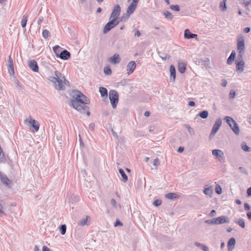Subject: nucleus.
<instances>
[{"label": "nucleus", "mask_w": 251, "mask_h": 251, "mask_svg": "<svg viewBox=\"0 0 251 251\" xmlns=\"http://www.w3.org/2000/svg\"><path fill=\"white\" fill-rule=\"evenodd\" d=\"M73 98L71 100V106L81 113H86L87 116L90 115L89 108L86 104L89 103V100L82 93L78 90H73L71 93Z\"/></svg>", "instance_id": "nucleus-1"}, {"label": "nucleus", "mask_w": 251, "mask_h": 251, "mask_svg": "<svg viewBox=\"0 0 251 251\" xmlns=\"http://www.w3.org/2000/svg\"><path fill=\"white\" fill-rule=\"evenodd\" d=\"M48 79L54 84L55 89L58 90H65V87L64 84H66V82H68L65 76L57 71H55L54 76H50Z\"/></svg>", "instance_id": "nucleus-2"}, {"label": "nucleus", "mask_w": 251, "mask_h": 251, "mask_svg": "<svg viewBox=\"0 0 251 251\" xmlns=\"http://www.w3.org/2000/svg\"><path fill=\"white\" fill-rule=\"evenodd\" d=\"M230 222L229 218L225 216H222L217 218L207 220L205 223L209 225H219Z\"/></svg>", "instance_id": "nucleus-3"}, {"label": "nucleus", "mask_w": 251, "mask_h": 251, "mask_svg": "<svg viewBox=\"0 0 251 251\" xmlns=\"http://www.w3.org/2000/svg\"><path fill=\"white\" fill-rule=\"evenodd\" d=\"M124 17L122 16L119 18V19H112V20L108 22L103 28V32L105 34L110 31L112 28L116 26L120 22L124 21Z\"/></svg>", "instance_id": "nucleus-4"}, {"label": "nucleus", "mask_w": 251, "mask_h": 251, "mask_svg": "<svg viewBox=\"0 0 251 251\" xmlns=\"http://www.w3.org/2000/svg\"><path fill=\"white\" fill-rule=\"evenodd\" d=\"M224 120L226 121V123L231 128L233 132L236 135H238L240 132L239 127L238 126V124L233 120V119L229 116H226L224 118Z\"/></svg>", "instance_id": "nucleus-5"}, {"label": "nucleus", "mask_w": 251, "mask_h": 251, "mask_svg": "<svg viewBox=\"0 0 251 251\" xmlns=\"http://www.w3.org/2000/svg\"><path fill=\"white\" fill-rule=\"evenodd\" d=\"M109 99L113 108H116L119 101V94L117 91L114 90L109 91Z\"/></svg>", "instance_id": "nucleus-6"}, {"label": "nucleus", "mask_w": 251, "mask_h": 251, "mask_svg": "<svg viewBox=\"0 0 251 251\" xmlns=\"http://www.w3.org/2000/svg\"><path fill=\"white\" fill-rule=\"evenodd\" d=\"M212 153L220 162L224 163L225 162L224 153L222 150L218 149L213 150L212 151Z\"/></svg>", "instance_id": "nucleus-7"}, {"label": "nucleus", "mask_w": 251, "mask_h": 251, "mask_svg": "<svg viewBox=\"0 0 251 251\" xmlns=\"http://www.w3.org/2000/svg\"><path fill=\"white\" fill-rule=\"evenodd\" d=\"M222 120L221 118H218L216 120V122H215V124L213 125V126L212 127V130L211 131L209 137L212 138L213 137L216 132L219 130L220 127L222 125Z\"/></svg>", "instance_id": "nucleus-8"}, {"label": "nucleus", "mask_w": 251, "mask_h": 251, "mask_svg": "<svg viewBox=\"0 0 251 251\" xmlns=\"http://www.w3.org/2000/svg\"><path fill=\"white\" fill-rule=\"evenodd\" d=\"M237 50L245 51V39L242 35H239L237 39Z\"/></svg>", "instance_id": "nucleus-9"}, {"label": "nucleus", "mask_w": 251, "mask_h": 251, "mask_svg": "<svg viewBox=\"0 0 251 251\" xmlns=\"http://www.w3.org/2000/svg\"><path fill=\"white\" fill-rule=\"evenodd\" d=\"M136 6V4H134L132 2L130 4V5L128 6L127 8L126 15L125 16H124V21L127 20L130 17V15L132 14L134 12Z\"/></svg>", "instance_id": "nucleus-10"}, {"label": "nucleus", "mask_w": 251, "mask_h": 251, "mask_svg": "<svg viewBox=\"0 0 251 251\" xmlns=\"http://www.w3.org/2000/svg\"><path fill=\"white\" fill-rule=\"evenodd\" d=\"M121 11V9L120 6L119 4L115 5L111 14L110 19H119V18H118L120 15Z\"/></svg>", "instance_id": "nucleus-11"}, {"label": "nucleus", "mask_w": 251, "mask_h": 251, "mask_svg": "<svg viewBox=\"0 0 251 251\" xmlns=\"http://www.w3.org/2000/svg\"><path fill=\"white\" fill-rule=\"evenodd\" d=\"M25 121L29 123L35 131L37 132L39 130L40 124L38 121L32 119L31 117H29V119H26Z\"/></svg>", "instance_id": "nucleus-12"}, {"label": "nucleus", "mask_w": 251, "mask_h": 251, "mask_svg": "<svg viewBox=\"0 0 251 251\" xmlns=\"http://www.w3.org/2000/svg\"><path fill=\"white\" fill-rule=\"evenodd\" d=\"M108 61L111 64H117L120 62L121 57L119 54L115 53L112 56L108 58Z\"/></svg>", "instance_id": "nucleus-13"}, {"label": "nucleus", "mask_w": 251, "mask_h": 251, "mask_svg": "<svg viewBox=\"0 0 251 251\" xmlns=\"http://www.w3.org/2000/svg\"><path fill=\"white\" fill-rule=\"evenodd\" d=\"M0 179L1 182L6 186H9L11 183V181L4 173L0 172Z\"/></svg>", "instance_id": "nucleus-14"}, {"label": "nucleus", "mask_w": 251, "mask_h": 251, "mask_svg": "<svg viewBox=\"0 0 251 251\" xmlns=\"http://www.w3.org/2000/svg\"><path fill=\"white\" fill-rule=\"evenodd\" d=\"M136 67V63L135 61H130L127 64V65L126 67V70L127 71V74L128 75L132 74L134 72V70L135 69Z\"/></svg>", "instance_id": "nucleus-15"}, {"label": "nucleus", "mask_w": 251, "mask_h": 251, "mask_svg": "<svg viewBox=\"0 0 251 251\" xmlns=\"http://www.w3.org/2000/svg\"><path fill=\"white\" fill-rule=\"evenodd\" d=\"M28 67L34 72H38L39 71L38 65L35 60H30L28 62Z\"/></svg>", "instance_id": "nucleus-16"}, {"label": "nucleus", "mask_w": 251, "mask_h": 251, "mask_svg": "<svg viewBox=\"0 0 251 251\" xmlns=\"http://www.w3.org/2000/svg\"><path fill=\"white\" fill-rule=\"evenodd\" d=\"M8 72L9 74L11 75H14V68L13 59L11 56H9L8 59Z\"/></svg>", "instance_id": "nucleus-17"}, {"label": "nucleus", "mask_w": 251, "mask_h": 251, "mask_svg": "<svg viewBox=\"0 0 251 251\" xmlns=\"http://www.w3.org/2000/svg\"><path fill=\"white\" fill-rule=\"evenodd\" d=\"M236 70L237 72L242 73L244 71L245 67V62L244 60L236 61Z\"/></svg>", "instance_id": "nucleus-18"}, {"label": "nucleus", "mask_w": 251, "mask_h": 251, "mask_svg": "<svg viewBox=\"0 0 251 251\" xmlns=\"http://www.w3.org/2000/svg\"><path fill=\"white\" fill-rule=\"evenodd\" d=\"M71 53L66 50L61 51L59 53V57L62 60H67L70 58Z\"/></svg>", "instance_id": "nucleus-19"}, {"label": "nucleus", "mask_w": 251, "mask_h": 251, "mask_svg": "<svg viewBox=\"0 0 251 251\" xmlns=\"http://www.w3.org/2000/svg\"><path fill=\"white\" fill-rule=\"evenodd\" d=\"M170 81L174 82L176 79V69L174 65H171L170 67Z\"/></svg>", "instance_id": "nucleus-20"}, {"label": "nucleus", "mask_w": 251, "mask_h": 251, "mask_svg": "<svg viewBox=\"0 0 251 251\" xmlns=\"http://www.w3.org/2000/svg\"><path fill=\"white\" fill-rule=\"evenodd\" d=\"M197 36L196 34L192 33L188 29H186L184 31V36L186 39L196 38L197 37Z\"/></svg>", "instance_id": "nucleus-21"}, {"label": "nucleus", "mask_w": 251, "mask_h": 251, "mask_svg": "<svg viewBox=\"0 0 251 251\" xmlns=\"http://www.w3.org/2000/svg\"><path fill=\"white\" fill-rule=\"evenodd\" d=\"M236 241L234 238L232 237L229 239L227 243V247L228 251H231L235 245Z\"/></svg>", "instance_id": "nucleus-22"}, {"label": "nucleus", "mask_w": 251, "mask_h": 251, "mask_svg": "<svg viewBox=\"0 0 251 251\" xmlns=\"http://www.w3.org/2000/svg\"><path fill=\"white\" fill-rule=\"evenodd\" d=\"M178 70L181 74L184 73L186 71V64L181 60L178 62Z\"/></svg>", "instance_id": "nucleus-23"}, {"label": "nucleus", "mask_w": 251, "mask_h": 251, "mask_svg": "<svg viewBox=\"0 0 251 251\" xmlns=\"http://www.w3.org/2000/svg\"><path fill=\"white\" fill-rule=\"evenodd\" d=\"M235 56H236V52H235V51L234 50H233L231 51L230 55H229V56L227 58V64H228V65L231 64L232 62L235 59Z\"/></svg>", "instance_id": "nucleus-24"}, {"label": "nucleus", "mask_w": 251, "mask_h": 251, "mask_svg": "<svg viewBox=\"0 0 251 251\" xmlns=\"http://www.w3.org/2000/svg\"><path fill=\"white\" fill-rule=\"evenodd\" d=\"M99 92L100 94L101 97L102 98H107L108 96V91L106 88L103 87H100L99 88Z\"/></svg>", "instance_id": "nucleus-25"}, {"label": "nucleus", "mask_w": 251, "mask_h": 251, "mask_svg": "<svg viewBox=\"0 0 251 251\" xmlns=\"http://www.w3.org/2000/svg\"><path fill=\"white\" fill-rule=\"evenodd\" d=\"M194 245L196 247L200 248L203 251H209L208 247L204 244H201L198 242H195L194 243Z\"/></svg>", "instance_id": "nucleus-26"}, {"label": "nucleus", "mask_w": 251, "mask_h": 251, "mask_svg": "<svg viewBox=\"0 0 251 251\" xmlns=\"http://www.w3.org/2000/svg\"><path fill=\"white\" fill-rule=\"evenodd\" d=\"M203 193L205 195L211 197L213 193V189L212 186L205 187L204 189Z\"/></svg>", "instance_id": "nucleus-27"}, {"label": "nucleus", "mask_w": 251, "mask_h": 251, "mask_svg": "<svg viewBox=\"0 0 251 251\" xmlns=\"http://www.w3.org/2000/svg\"><path fill=\"white\" fill-rule=\"evenodd\" d=\"M119 172L123 178V181L124 182H126L128 180V177L124 171L122 169L120 168L119 169Z\"/></svg>", "instance_id": "nucleus-28"}, {"label": "nucleus", "mask_w": 251, "mask_h": 251, "mask_svg": "<svg viewBox=\"0 0 251 251\" xmlns=\"http://www.w3.org/2000/svg\"><path fill=\"white\" fill-rule=\"evenodd\" d=\"M27 20H28L27 16H26L25 15H24L23 16V17H22L21 22V25H22V27L24 28L26 26Z\"/></svg>", "instance_id": "nucleus-29"}, {"label": "nucleus", "mask_w": 251, "mask_h": 251, "mask_svg": "<svg viewBox=\"0 0 251 251\" xmlns=\"http://www.w3.org/2000/svg\"><path fill=\"white\" fill-rule=\"evenodd\" d=\"M198 115L202 119H206L208 116V112L207 110H203L199 113Z\"/></svg>", "instance_id": "nucleus-30"}, {"label": "nucleus", "mask_w": 251, "mask_h": 251, "mask_svg": "<svg viewBox=\"0 0 251 251\" xmlns=\"http://www.w3.org/2000/svg\"><path fill=\"white\" fill-rule=\"evenodd\" d=\"M61 48L58 45L55 46L53 47V50L57 57H59V53L61 52Z\"/></svg>", "instance_id": "nucleus-31"}, {"label": "nucleus", "mask_w": 251, "mask_h": 251, "mask_svg": "<svg viewBox=\"0 0 251 251\" xmlns=\"http://www.w3.org/2000/svg\"><path fill=\"white\" fill-rule=\"evenodd\" d=\"M165 197L170 200H174L178 198L176 194L174 193H169L166 195Z\"/></svg>", "instance_id": "nucleus-32"}, {"label": "nucleus", "mask_w": 251, "mask_h": 251, "mask_svg": "<svg viewBox=\"0 0 251 251\" xmlns=\"http://www.w3.org/2000/svg\"><path fill=\"white\" fill-rule=\"evenodd\" d=\"M241 148L242 149L246 152H251V148L249 147L246 143L243 142L241 144Z\"/></svg>", "instance_id": "nucleus-33"}, {"label": "nucleus", "mask_w": 251, "mask_h": 251, "mask_svg": "<svg viewBox=\"0 0 251 251\" xmlns=\"http://www.w3.org/2000/svg\"><path fill=\"white\" fill-rule=\"evenodd\" d=\"M226 0H223L222 1L220 2V8L223 11H225L227 8L226 6Z\"/></svg>", "instance_id": "nucleus-34"}, {"label": "nucleus", "mask_w": 251, "mask_h": 251, "mask_svg": "<svg viewBox=\"0 0 251 251\" xmlns=\"http://www.w3.org/2000/svg\"><path fill=\"white\" fill-rule=\"evenodd\" d=\"M163 15H164L166 19L169 20H172L173 18V15L168 11H164L163 12Z\"/></svg>", "instance_id": "nucleus-35"}, {"label": "nucleus", "mask_w": 251, "mask_h": 251, "mask_svg": "<svg viewBox=\"0 0 251 251\" xmlns=\"http://www.w3.org/2000/svg\"><path fill=\"white\" fill-rule=\"evenodd\" d=\"M236 223L243 228H245V223L244 220L242 218L239 219L238 221L236 222Z\"/></svg>", "instance_id": "nucleus-36"}, {"label": "nucleus", "mask_w": 251, "mask_h": 251, "mask_svg": "<svg viewBox=\"0 0 251 251\" xmlns=\"http://www.w3.org/2000/svg\"><path fill=\"white\" fill-rule=\"evenodd\" d=\"M90 218L89 216H87L85 218L81 219L79 222L78 225L80 226H84L87 225L88 219Z\"/></svg>", "instance_id": "nucleus-37"}, {"label": "nucleus", "mask_w": 251, "mask_h": 251, "mask_svg": "<svg viewBox=\"0 0 251 251\" xmlns=\"http://www.w3.org/2000/svg\"><path fill=\"white\" fill-rule=\"evenodd\" d=\"M66 226L65 225H61L59 227L60 232L62 235H64L66 232Z\"/></svg>", "instance_id": "nucleus-38"}, {"label": "nucleus", "mask_w": 251, "mask_h": 251, "mask_svg": "<svg viewBox=\"0 0 251 251\" xmlns=\"http://www.w3.org/2000/svg\"><path fill=\"white\" fill-rule=\"evenodd\" d=\"M104 73L106 75H110L112 74V70L108 66L105 67L103 69Z\"/></svg>", "instance_id": "nucleus-39"}, {"label": "nucleus", "mask_w": 251, "mask_h": 251, "mask_svg": "<svg viewBox=\"0 0 251 251\" xmlns=\"http://www.w3.org/2000/svg\"><path fill=\"white\" fill-rule=\"evenodd\" d=\"M42 35L44 38L47 39L50 36V32L49 30L45 29L43 31Z\"/></svg>", "instance_id": "nucleus-40"}, {"label": "nucleus", "mask_w": 251, "mask_h": 251, "mask_svg": "<svg viewBox=\"0 0 251 251\" xmlns=\"http://www.w3.org/2000/svg\"><path fill=\"white\" fill-rule=\"evenodd\" d=\"M238 54L237 56V61H240V60H244L243 58V56L244 53L245 51H241V50H238Z\"/></svg>", "instance_id": "nucleus-41"}, {"label": "nucleus", "mask_w": 251, "mask_h": 251, "mask_svg": "<svg viewBox=\"0 0 251 251\" xmlns=\"http://www.w3.org/2000/svg\"><path fill=\"white\" fill-rule=\"evenodd\" d=\"M170 8L171 10L175 11H178L180 10V7L178 5H171L170 6Z\"/></svg>", "instance_id": "nucleus-42"}, {"label": "nucleus", "mask_w": 251, "mask_h": 251, "mask_svg": "<svg viewBox=\"0 0 251 251\" xmlns=\"http://www.w3.org/2000/svg\"><path fill=\"white\" fill-rule=\"evenodd\" d=\"M236 95V91L234 90H231L229 92V97L230 99H233Z\"/></svg>", "instance_id": "nucleus-43"}, {"label": "nucleus", "mask_w": 251, "mask_h": 251, "mask_svg": "<svg viewBox=\"0 0 251 251\" xmlns=\"http://www.w3.org/2000/svg\"><path fill=\"white\" fill-rule=\"evenodd\" d=\"M215 191L218 194H221L222 193V188L219 185H216Z\"/></svg>", "instance_id": "nucleus-44"}, {"label": "nucleus", "mask_w": 251, "mask_h": 251, "mask_svg": "<svg viewBox=\"0 0 251 251\" xmlns=\"http://www.w3.org/2000/svg\"><path fill=\"white\" fill-rule=\"evenodd\" d=\"M162 201L160 200H156L154 201L153 204L155 206H159L161 204Z\"/></svg>", "instance_id": "nucleus-45"}, {"label": "nucleus", "mask_w": 251, "mask_h": 251, "mask_svg": "<svg viewBox=\"0 0 251 251\" xmlns=\"http://www.w3.org/2000/svg\"><path fill=\"white\" fill-rule=\"evenodd\" d=\"M160 57L163 60H166L167 59H169V55L168 54H165L162 53V55H160Z\"/></svg>", "instance_id": "nucleus-46"}, {"label": "nucleus", "mask_w": 251, "mask_h": 251, "mask_svg": "<svg viewBox=\"0 0 251 251\" xmlns=\"http://www.w3.org/2000/svg\"><path fill=\"white\" fill-rule=\"evenodd\" d=\"M159 165V160L158 158L154 159L153 161V165L157 167Z\"/></svg>", "instance_id": "nucleus-47"}, {"label": "nucleus", "mask_w": 251, "mask_h": 251, "mask_svg": "<svg viewBox=\"0 0 251 251\" xmlns=\"http://www.w3.org/2000/svg\"><path fill=\"white\" fill-rule=\"evenodd\" d=\"M203 62H204V65L207 66L208 68L210 67V60L208 58H206Z\"/></svg>", "instance_id": "nucleus-48"}, {"label": "nucleus", "mask_w": 251, "mask_h": 251, "mask_svg": "<svg viewBox=\"0 0 251 251\" xmlns=\"http://www.w3.org/2000/svg\"><path fill=\"white\" fill-rule=\"evenodd\" d=\"M123 226V224L119 220H117L116 222L114 223V226Z\"/></svg>", "instance_id": "nucleus-49"}, {"label": "nucleus", "mask_w": 251, "mask_h": 251, "mask_svg": "<svg viewBox=\"0 0 251 251\" xmlns=\"http://www.w3.org/2000/svg\"><path fill=\"white\" fill-rule=\"evenodd\" d=\"M244 208L246 211H248L251 209V206L248 203H244Z\"/></svg>", "instance_id": "nucleus-50"}, {"label": "nucleus", "mask_w": 251, "mask_h": 251, "mask_svg": "<svg viewBox=\"0 0 251 251\" xmlns=\"http://www.w3.org/2000/svg\"><path fill=\"white\" fill-rule=\"evenodd\" d=\"M243 3H244L245 7H247L249 5H251V0L245 1V0H244V1H243Z\"/></svg>", "instance_id": "nucleus-51"}, {"label": "nucleus", "mask_w": 251, "mask_h": 251, "mask_svg": "<svg viewBox=\"0 0 251 251\" xmlns=\"http://www.w3.org/2000/svg\"><path fill=\"white\" fill-rule=\"evenodd\" d=\"M110 203L113 207H116V201L114 199L111 200Z\"/></svg>", "instance_id": "nucleus-52"}, {"label": "nucleus", "mask_w": 251, "mask_h": 251, "mask_svg": "<svg viewBox=\"0 0 251 251\" xmlns=\"http://www.w3.org/2000/svg\"><path fill=\"white\" fill-rule=\"evenodd\" d=\"M188 130L189 131V132L191 134V135H193L194 134V130L192 128H191L190 126H188Z\"/></svg>", "instance_id": "nucleus-53"}, {"label": "nucleus", "mask_w": 251, "mask_h": 251, "mask_svg": "<svg viewBox=\"0 0 251 251\" xmlns=\"http://www.w3.org/2000/svg\"><path fill=\"white\" fill-rule=\"evenodd\" d=\"M2 209H3V206H2V204L0 203V216H2L4 214Z\"/></svg>", "instance_id": "nucleus-54"}, {"label": "nucleus", "mask_w": 251, "mask_h": 251, "mask_svg": "<svg viewBox=\"0 0 251 251\" xmlns=\"http://www.w3.org/2000/svg\"><path fill=\"white\" fill-rule=\"evenodd\" d=\"M42 251H52L51 250H50L48 247L47 246H43L42 248Z\"/></svg>", "instance_id": "nucleus-55"}, {"label": "nucleus", "mask_w": 251, "mask_h": 251, "mask_svg": "<svg viewBox=\"0 0 251 251\" xmlns=\"http://www.w3.org/2000/svg\"><path fill=\"white\" fill-rule=\"evenodd\" d=\"M248 196H251V187L249 188L247 191Z\"/></svg>", "instance_id": "nucleus-56"}, {"label": "nucleus", "mask_w": 251, "mask_h": 251, "mask_svg": "<svg viewBox=\"0 0 251 251\" xmlns=\"http://www.w3.org/2000/svg\"><path fill=\"white\" fill-rule=\"evenodd\" d=\"M141 35V33L139 30H136L135 31L134 36L139 37Z\"/></svg>", "instance_id": "nucleus-57"}, {"label": "nucleus", "mask_w": 251, "mask_h": 251, "mask_svg": "<svg viewBox=\"0 0 251 251\" xmlns=\"http://www.w3.org/2000/svg\"><path fill=\"white\" fill-rule=\"evenodd\" d=\"M43 21V17H39V19L38 20L37 23L39 25H40L41 23Z\"/></svg>", "instance_id": "nucleus-58"}, {"label": "nucleus", "mask_w": 251, "mask_h": 251, "mask_svg": "<svg viewBox=\"0 0 251 251\" xmlns=\"http://www.w3.org/2000/svg\"><path fill=\"white\" fill-rule=\"evenodd\" d=\"M216 211L215 210H212L210 212V215L211 216L213 217L216 215Z\"/></svg>", "instance_id": "nucleus-59"}, {"label": "nucleus", "mask_w": 251, "mask_h": 251, "mask_svg": "<svg viewBox=\"0 0 251 251\" xmlns=\"http://www.w3.org/2000/svg\"><path fill=\"white\" fill-rule=\"evenodd\" d=\"M251 31V28L249 27H247L244 29V31L245 33H249Z\"/></svg>", "instance_id": "nucleus-60"}, {"label": "nucleus", "mask_w": 251, "mask_h": 251, "mask_svg": "<svg viewBox=\"0 0 251 251\" xmlns=\"http://www.w3.org/2000/svg\"><path fill=\"white\" fill-rule=\"evenodd\" d=\"M184 147H179L177 150V152H179V153H181L183 151H184Z\"/></svg>", "instance_id": "nucleus-61"}, {"label": "nucleus", "mask_w": 251, "mask_h": 251, "mask_svg": "<svg viewBox=\"0 0 251 251\" xmlns=\"http://www.w3.org/2000/svg\"><path fill=\"white\" fill-rule=\"evenodd\" d=\"M227 81L226 79H223L222 80V86L223 87H226L227 85Z\"/></svg>", "instance_id": "nucleus-62"}, {"label": "nucleus", "mask_w": 251, "mask_h": 251, "mask_svg": "<svg viewBox=\"0 0 251 251\" xmlns=\"http://www.w3.org/2000/svg\"><path fill=\"white\" fill-rule=\"evenodd\" d=\"M89 128L91 130H93L95 128V125L93 123H91L89 125Z\"/></svg>", "instance_id": "nucleus-63"}, {"label": "nucleus", "mask_w": 251, "mask_h": 251, "mask_svg": "<svg viewBox=\"0 0 251 251\" xmlns=\"http://www.w3.org/2000/svg\"><path fill=\"white\" fill-rule=\"evenodd\" d=\"M247 216L248 218L250 220H251V212H248L247 213Z\"/></svg>", "instance_id": "nucleus-64"}]
</instances>
